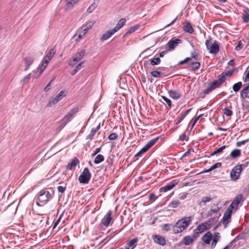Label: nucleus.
I'll return each instance as SVG.
<instances>
[{
  "label": "nucleus",
  "instance_id": "24",
  "mask_svg": "<svg viewBox=\"0 0 249 249\" xmlns=\"http://www.w3.org/2000/svg\"><path fill=\"white\" fill-rule=\"evenodd\" d=\"M222 164L221 162H216L214 164H213L212 166H211L209 169L205 170L200 172V174L208 173L213 170L215 169L220 168L221 167Z\"/></svg>",
  "mask_w": 249,
  "mask_h": 249
},
{
  "label": "nucleus",
  "instance_id": "48",
  "mask_svg": "<svg viewBox=\"0 0 249 249\" xmlns=\"http://www.w3.org/2000/svg\"><path fill=\"white\" fill-rule=\"evenodd\" d=\"M196 231V229H195L193 231V234L192 235H190L194 241L196 240L199 236V234H200L198 231Z\"/></svg>",
  "mask_w": 249,
  "mask_h": 249
},
{
  "label": "nucleus",
  "instance_id": "8",
  "mask_svg": "<svg viewBox=\"0 0 249 249\" xmlns=\"http://www.w3.org/2000/svg\"><path fill=\"white\" fill-rule=\"evenodd\" d=\"M65 96V92L63 90L61 91L52 101H50L48 103L47 107H51L56 104L60 100H61Z\"/></svg>",
  "mask_w": 249,
  "mask_h": 249
},
{
  "label": "nucleus",
  "instance_id": "25",
  "mask_svg": "<svg viewBox=\"0 0 249 249\" xmlns=\"http://www.w3.org/2000/svg\"><path fill=\"white\" fill-rule=\"evenodd\" d=\"M194 241L190 235H187L183 237L182 242L180 243V244L183 243L185 246H188Z\"/></svg>",
  "mask_w": 249,
  "mask_h": 249
},
{
  "label": "nucleus",
  "instance_id": "14",
  "mask_svg": "<svg viewBox=\"0 0 249 249\" xmlns=\"http://www.w3.org/2000/svg\"><path fill=\"white\" fill-rule=\"evenodd\" d=\"M86 53V50L84 49L81 50L79 52L75 54L74 56L73 57V61L74 62H78L85 55Z\"/></svg>",
  "mask_w": 249,
  "mask_h": 249
},
{
  "label": "nucleus",
  "instance_id": "30",
  "mask_svg": "<svg viewBox=\"0 0 249 249\" xmlns=\"http://www.w3.org/2000/svg\"><path fill=\"white\" fill-rule=\"evenodd\" d=\"M181 202L178 199L172 200L168 205V207L171 208H176L180 205Z\"/></svg>",
  "mask_w": 249,
  "mask_h": 249
},
{
  "label": "nucleus",
  "instance_id": "10",
  "mask_svg": "<svg viewBox=\"0 0 249 249\" xmlns=\"http://www.w3.org/2000/svg\"><path fill=\"white\" fill-rule=\"evenodd\" d=\"M178 182L176 180H174L170 182L166 185L161 187L160 189V193L162 192H166L172 190L177 184Z\"/></svg>",
  "mask_w": 249,
  "mask_h": 249
},
{
  "label": "nucleus",
  "instance_id": "5",
  "mask_svg": "<svg viewBox=\"0 0 249 249\" xmlns=\"http://www.w3.org/2000/svg\"><path fill=\"white\" fill-rule=\"evenodd\" d=\"M242 170V167L241 164H238L234 166L230 173L231 179L234 181L238 179L239 178Z\"/></svg>",
  "mask_w": 249,
  "mask_h": 249
},
{
  "label": "nucleus",
  "instance_id": "53",
  "mask_svg": "<svg viewBox=\"0 0 249 249\" xmlns=\"http://www.w3.org/2000/svg\"><path fill=\"white\" fill-rule=\"evenodd\" d=\"M118 137V136L116 133H113L109 135V136L108 137V139L109 140H115L117 139Z\"/></svg>",
  "mask_w": 249,
  "mask_h": 249
},
{
  "label": "nucleus",
  "instance_id": "21",
  "mask_svg": "<svg viewBox=\"0 0 249 249\" xmlns=\"http://www.w3.org/2000/svg\"><path fill=\"white\" fill-rule=\"evenodd\" d=\"M220 235L219 232H215L214 233L213 238V239L212 244L211 245V249H213L215 248L217 243L220 240Z\"/></svg>",
  "mask_w": 249,
  "mask_h": 249
},
{
  "label": "nucleus",
  "instance_id": "47",
  "mask_svg": "<svg viewBox=\"0 0 249 249\" xmlns=\"http://www.w3.org/2000/svg\"><path fill=\"white\" fill-rule=\"evenodd\" d=\"M97 132L95 131V130L92 128L89 133V135H88L87 137H86V140H91L93 138V136L95 135V134H96Z\"/></svg>",
  "mask_w": 249,
  "mask_h": 249
},
{
  "label": "nucleus",
  "instance_id": "18",
  "mask_svg": "<svg viewBox=\"0 0 249 249\" xmlns=\"http://www.w3.org/2000/svg\"><path fill=\"white\" fill-rule=\"evenodd\" d=\"M79 163V160L76 158L74 157L71 162L69 163L67 166V169L68 170H71L74 168L78 163Z\"/></svg>",
  "mask_w": 249,
  "mask_h": 249
},
{
  "label": "nucleus",
  "instance_id": "27",
  "mask_svg": "<svg viewBox=\"0 0 249 249\" xmlns=\"http://www.w3.org/2000/svg\"><path fill=\"white\" fill-rule=\"evenodd\" d=\"M243 198V196L241 194H239L235 197L231 204L236 206L237 208L238 207L239 203H240L242 199Z\"/></svg>",
  "mask_w": 249,
  "mask_h": 249
},
{
  "label": "nucleus",
  "instance_id": "29",
  "mask_svg": "<svg viewBox=\"0 0 249 249\" xmlns=\"http://www.w3.org/2000/svg\"><path fill=\"white\" fill-rule=\"evenodd\" d=\"M55 53V49L52 48L50 50V52L47 53V54L46 55V56H45V57L44 58L46 59L48 61H49L52 58V57H53V56L54 55Z\"/></svg>",
  "mask_w": 249,
  "mask_h": 249
},
{
  "label": "nucleus",
  "instance_id": "58",
  "mask_svg": "<svg viewBox=\"0 0 249 249\" xmlns=\"http://www.w3.org/2000/svg\"><path fill=\"white\" fill-rule=\"evenodd\" d=\"M243 47V44L241 41H239L237 45L235 47V50L238 51L241 50Z\"/></svg>",
  "mask_w": 249,
  "mask_h": 249
},
{
  "label": "nucleus",
  "instance_id": "23",
  "mask_svg": "<svg viewBox=\"0 0 249 249\" xmlns=\"http://www.w3.org/2000/svg\"><path fill=\"white\" fill-rule=\"evenodd\" d=\"M249 93V89L247 86H246L240 92V97L243 100H245L246 98H249V95H248Z\"/></svg>",
  "mask_w": 249,
  "mask_h": 249
},
{
  "label": "nucleus",
  "instance_id": "63",
  "mask_svg": "<svg viewBox=\"0 0 249 249\" xmlns=\"http://www.w3.org/2000/svg\"><path fill=\"white\" fill-rule=\"evenodd\" d=\"M212 40V37L211 36H209V39H207V40H206L205 45H206L207 49L209 48L211 46L210 44V42Z\"/></svg>",
  "mask_w": 249,
  "mask_h": 249
},
{
  "label": "nucleus",
  "instance_id": "41",
  "mask_svg": "<svg viewBox=\"0 0 249 249\" xmlns=\"http://www.w3.org/2000/svg\"><path fill=\"white\" fill-rule=\"evenodd\" d=\"M192 71H195L199 69L200 63L199 62H193L191 64Z\"/></svg>",
  "mask_w": 249,
  "mask_h": 249
},
{
  "label": "nucleus",
  "instance_id": "51",
  "mask_svg": "<svg viewBox=\"0 0 249 249\" xmlns=\"http://www.w3.org/2000/svg\"><path fill=\"white\" fill-rule=\"evenodd\" d=\"M151 74L153 77L158 78L160 77L161 72L157 70H154L151 72Z\"/></svg>",
  "mask_w": 249,
  "mask_h": 249
},
{
  "label": "nucleus",
  "instance_id": "60",
  "mask_svg": "<svg viewBox=\"0 0 249 249\" xmlns=\"http://www.w3.org/2000/svg\"><path fill=\"white\" fill-rule=\"evenodd\" d=\"M187 196V193H183L181 194H180L178 196V198L181 200L185 199Z\"/></svg>",
  "mask_w": 249,
  "mask_h": 249
},
{
  "label": "nucleus",
  "instance_id": "31",
  "mask_svg": "<svg viewBox=\"0 0 249 249\" xmlns=\"http://www.w3.org/2000/svg\"><path fill=\"white\" fill-rule=\"evenodd\" d=\"M126 20L124 18H122L119 20L114 28L117 31H119L125 24Z\"/></svg>",
  "mask_w": 249,
  "mask_h": 249
},
{
  "label": "nucleus",
  "instance_id": "32",
  "mask_svg": "<svg viewBox=\"0 0 249 249\" xmlns=\"http://www.w3.org/2000/svg\"><path fill=\"white\" fill-rule=\"evenodd\" d=\"M140 27V25L138 24L135 25L129 28V29L126 32V33L124 35V37L125 36L129 34L134 32L135 31L138 30Z\"/></svg>",
  "mask_w": 249,
  "mask_h": 249
},
{
  "label": "nucleus",
  "instance_id": "42",
  "mask_svg": "<svg viewBox=\"0 0 249 249\" xmlns=\"http://www.w3.org/2000/svg\"><path fill=\"white\" fill-rule=\"evenodd\" d=\"M196 229L197 230L196 231H198L200 233H201L207 230L206 227L202 223L199 224Z\"/></svg>",
  "mask_w": 249,
  "mask_h": 249
},
{
  "label": "nucleus",
  "instance_id": "15",
  "mask_svg": "<svg viewBox=\"0 0 249 249\" xmlns=\"http://www.w3.org/2000/svg\"><path fill=\"white\" fill-rule=\"evenodd\" d=\"M183 31L189 34H192L194 32V30L188 21H185L184 25L182 27Z\"/></svg>",
  "mask_w": 249,
  "mask_h": 249
},
{
  "label": "nucleus",
  "instance_id": "19",
  "mask_svg": "<svg viewBox=\"0 0 249 249\" xmlns=\"http://www.w3.org/2000/svg\"><path fill=\"white\" fill-rule=\"evenodd\" d=\"M138 241V238L132 239L126 244L128 247L126 248L125 249H134L136 247Z\"/></svg>",
  "mask_w": 249,
  "mask_h": 249
},
{
  "label": "nucleus",
  "instance_id": "56",
  "mask_svg": "<svg viewBox=\"0 0 249 249\" xmlns=\"http://www.w3.org/2000/svg\"><path fill=\"white\" fill-rule=\"evenodd\" d=\"M172 225L169 224H165L163 225L162 229L163 230L168 231L170 230L171 227H172Z\"/></svg>",
  "mask_w": 249,
  "mask_h": 249
},
{
  "label": "nucleus",
  "instance_id": "46",
  "mask_svg": "<svg viewBox=\"0 0 249 249\" xmlns=\"http://www.w3.org/2000/svg\"><path fill=\"white\" fill-rule=\"evenodd\" d=\"M244 13L243 16V20L245 23L248 22L249 21V14L246 10H244Z\"/></svg>",
  "mask_w": 249,
  "mask_h": 249
},
{
  "label": "nucleus",
  "instance_id": "52",
  "mask_svg": "<svg viewBox=\"0 0 249 249\" xmlns=\"http://www.w3.org/2000/svg\"><path fill=\"white\" fill-rule=\"evenodd\" d=\"M161 97L162 98V99L167 103L168 106L170 107H171V106H172V102H171V100H170L169 99L167 98V97H166L164 96H161Z\"/></svg>",
  "mask_w": 249,
  "mask_h": 249
},
{
  "label": "nucleus",
  "instance_id": "49",
  "mask_svg": "<svg viewBox=\"0 0 249 249\" xmlns=\"http://www.w3.org/2000/svg\"><path fill=\"white\" fill-rule=\"evenodd\" d=\"M212 199V198L210 196H203L201 199V201L200 202V204L201 203H206L207 202H209L211 201Z\"/></svg>",
  "mask_w": 249,
  "mask_h": 249
},
{
  "label": "nucleus",
  "instance_id": "6",
  "mask_svg": "<svg viewBox=\"0 0 249 249\" xmlns=\"http://www.w3.org/2000/svg\"><path fill=\"white\" fill-rule=\"evenodd\" d=\"M182 43V40L179 39H171L165 45L166 50L170 51L175 49V48L179 44Z\"/></svg>",
  "mask_w": 249,
  "mask_h": 249
},
{
  "label": "nucleus",
  "instance_id": "38",
  "mask_svg": "<svg viewBox=\"0 0 249 249\" xmlns=\"http://www.w3.org/2000/svg\"><path fill=\"white\" fill-rule=\"evenodd\" d=\"M242 86V83L241 82H238L234 84L232 86L233 90L237 92H238Z\"/></svg>",
  "mask_w": 249,
  "mask_h": 249
},
{
  "label": "nucleus",
  "instance_id": "62",
  "mask_svg": "<svg viewBox=\"0 0 249 249\" xmlns=\"http://www.w3.org/2000/svg\"><path fill=\"white\" fill-rule=\"evenodd\" d=\"M52 80L50 81L48 84L44 88V91L45 92H48L51 88V84H52Z\"/></svg>",
  "mask_w": 249,
  "mask_h": 249
},
{
  "label": "nucleus",
  "instance_id": "7",
  "mask_svg": "<svg viewBox=\"0 0 249 249\" xmlns=\"http://www.w3.org/2000/svg\"><path fill=\"white\" fill-rule=\"evenodd\" d=\"M224 83L223 80L218 76V79L214 80L213 82L210 83L207 88L211 92L215 89L220 87V86Z\"/></svg>",
  "mask_w": 249,
  "mask_h": 249
},
{
  "label": "nucleus",
  "instance_id": "50",
  "mask_svg": "<svg viewBox=\"0 0 249 249\" xmlns=\"http://www.w3.org/2000/svg\"><path fill=\"white\" fill-rule=\"evenodd\" d=\"M223 113L227 116H231L232 115L233 112L229 108H225L223 109Z\"/></svg>",
  "mask_w": 249,
  "mask_h": 249
},
{
  "label": "nucleus",
  "instance_id": "59",
  "mask_svg": "<svg viewBox=\"0 0 249 249\" xmlns=\"http://www.w3.org/2000/svg\"><path fill=\"white\" fill-rule=\"evenodd\" d=\"M117 32V31L116 30V29L114 28H113L111 30H108L107 32L109 36L111 37V36L113 35Z\"/></svg>",
  "mask_w": 249,
  "mask_h": 249
},
{
  "label": "nucleus",
  "instance_id": "45",
  "mask_svg": "<svg viewBox=\"0 0 249 249\" xmlns=\"http://www.w3.org/2000/svg\"><path fill=\"white\" fill-rule=\"evenodd\" d=\"M226 145H224L220 147V148H218L217 150H215L213 153H212L210 155L211 156H213L218 153L221 152L224 149L226 148Z\"/></svg>",
  "mask_w": 249,
  "mask_h": 249
},
{
  "label": "nucleus",
  "instance_id": "39",
  "mask_svg": "<svg viewBox=\"0 0 249 249\" xmlns=\"http://www.w3.org/2000/svg\"><path fill=\"white\" fill-rule=\"evenodd\" d=\"M161 60L160 57L153 58L150 60V64L152 66H155L160 63Z\"/></svg>",
  "mask_w": 249,
  "mask_h": 249
},
{
  "label": "nucleus",
  "instance_id": "20",
  "mask_svg": "<svg viewBox=\"0 0 249 249\" xmlns=\"http://www.w3.org/2000/svg\"><path fill=\"white\" fill-rule=\"evenodd\" d=\"M168 92L170 97L174 99H178L181 96V94L175 90H170Z\"/></svg>",
  "mask_w": 249,
  "mask_h": 249
},
{
  "label": "nucleus",
  "instance_id": "22",
  "mask_svg": "<svg viewBox=\"0 0 249 249\" xmlns=\"http://www.w3.org/2000/svg\"><path fill=\"white\" fill-rule=\"evenodd\" d=\"M25 63V71H27L30 66L33 63L34 59L32 57H27L24 59Z\"/></svg>",
  "mask_w": 249,
  "mask_h": 249
},
{
  "label": "nucleus",
  "instance_id": "61",
  "mask_svg": "<svg viewBox=\"0 0 249 249\" xmlns=\"http://www.w3.org/2000/svg\"><path fill=\"white\" fill-rule=\"evenodd\" d=\"M191 58H193L196 60H197L198 59V54L196 52V51L192 52L191 53Z\"/></svg>",
  "mask_w": 249,
  "mask_h": 249
},
{
  "label": "nucleus",
  "instance_id": "54",
  "mask_svg": "<svg viewBox=\"0 0 249 249\" xmlns=\"http://www.w3.org/2000/svg\"><path fill=\"white\" fill-rule=\"evenodd\" d=\"M110 37L109 36L108 34H107V33L106 32L105 33H104L101 38V40L103 42L107 39H108L109 38H110Z\"/></svg>",
  "mask_w": 249,
  "mask_h": 249
},
{
  "label": "nucleus",
  "instance_id": "2",
  "mask_svg": "<svg viewBox=\"0 0 249 249\" xmlns=\"http://www.w3.org/2000/svg\"><path fill=\"white\" fill-rule=\"evenodd\" d=\"M54 196V191L52 188L41 190L37 194V200L40 202L46 203Z\"/></svg>",
  "mask_w": 249,
  "mask_h": 249
},
{
  "label": "nucleus",
  "instance_id": "1",
  "mask_svg": "<svg viewBox=\"0 0 249 249\" xmlns=\"http://www.w3.org/2000/svg\"><path fill=\"white\" fill-rule=\"evenodd\" d=\"M192 220V216L184 217L178 220L173 226L174 232L177 234L182 232L189 225Z\"/></svg>",
  "mask_w": 249,
  "mask_h": 249
},
{
  "label": "nucleus",
  "instance_id": "36",
  "mask_svg": "<svg viewBox=\"0 0 249 249\" xmlns=\"http://www.w3.org/2000/svg\"><path fill=\"white\" fill-rule=\"evenodd\" d=\"M241 150L238 149L233 150L231 153V156L233 158H236L241 155Z\"/></svg>",
  "mask_w": 249,
  "mask_h": 249
},
{
  "label": "nucleus",
  "instance_id": "9",
  "mask_svg": "<svg viewBox=\"0 0 249 249\" xmlns=\"http://www.w3.org/2000/svg\"><path fill=\"white\" fill-rule=\"evenodd\" d=\"M112 211L111 210H109L106 214L104 216V217L101 220V224L105 226L106 227H107L112 219L111 215H112Z\"/></svg>",
  "mask_w": 249,
  "mask_h": 249
},
{
  "label": "nucleus",
  "instance_id": "40",
  "mask_svg": "<svg viewBox=\"0 0 249 249\" xmlns=\"http://www.w3.org/2000/svg\"><path fill=\"white\" fill-rule=\"evenodd\" d=\"M65 9L68 10L73 7L74 5L76 3V1H66Z\"/></svg>",
  "mask_w": 249,
  "mask_h": 249
},
{
  "label": "nucleus",
  "instance_id": "33",
  "mask_svg": "<svg viewBox=\"0 0 249 249\" xmlns=\"http://www.w3.org/2000/svg\"><path fill=\"white\" fill-rule=\"evenodd\" d=\"M231 215L226 213H224L223 218L222 219L223 224L224 225H226L228 224H229V223L230 222L229 220L231 218Z\"/></svg>",
  "mask_w": 249,
  "mask_h": 249
},
{
  "label": "nucleus",
  "instance_id": "3",
  "mask_svg": "<svg viewBox=\"0 0 249 249\" xmlns=\"http://www.w3.org/2000/svg\"><path fill=\"white\" fill-rule=\"evenodd\" d=\"M91 178V174L88 167L84 169L83 172L78 178L80 183L88 184Z\"/></svg>",
  "mask_w": 249,
  "mask_h": 249
},
{
  "label": "nucleus",
  "instance_id": "26",
  "mask_svg": "<svg viewBox=\"0 0 249 249\" xmlns=\"http://www.w3.org/2000/svg\"><path fill=\"white\" fill-rule=\"evenodd\" d=\"M159 137H157L150 140L147 144L144 146L148 150L156 142L159 140Z\"/></svg>",
  "mask_w": 249,
  "mask_h": 249
},
{
  "label": "nucleus",
  "instance_id": "37",
  "mask_svg": "<svg viewBox=\"0 0 249 249\" xmlns=\"http://www.w3.org/2000/svg\"><path fill=\"white\" fill-rule=\"evenodd\" d=\"M105 160V158L102 155H98L95 158L94 160V162L95 164H99L102 161H103Z\"/></svg>",
  "mask_w": 249,
  "mask_h": 249
},
{
  "label": "nucleus",
  "instance_id": "57",
  "mask_svg": "<svg viewBox=\"0 0 249 249\" xmlns=\"http://www.w3.org/2000/svg\"><path fill=\"white\" fill-rule=\"evenodd\" d=\"M249 142V138L248 139H246L245 140L241 141V142H238L236 143V146L238 147L241 146L242 145H244Z\"/></svg>",
  "mask_w": 249,
  "mask_h": 249
},
{
  "label": "nucleus",
  "instance_id": "11",
  "mask_svg": "<svg viewBox=\"0 0 249 249\" xmlns=\"http://www.w3.org/2000/svg\"><path fill=\"white\" fill-rule=\"evenodd\" d=\"M153 239L156 243L162 246H163L166 244L165 238L160 235H153Z\"/></svg>",
  "mask_w": 249,
  "mask_h": 249
},
{
  "label": "nucleus",
  "instance_id": "64",
  "mask_svg": "<svg viewBox=\"0 0 249 249\" xmlns=\"http://www.w3.org/2000/svg\"><path fill=\"white\" fill-rule=\"evenodd\" d=\"M57 190L59 193H63L66 190V187L62 186H59L57 187Z\"/></svg>",
  "mask_w": 249,
  "mask_h": 249
},
{
  "label": "nucleus",
  "instance_id": "12",
  "mask_svg": "<svg viewBox=\"0 0 249 249\" xmlns=\"http://www.w3.org/2000/svg\"><path fill=\"white\" fill-rule=\"evenodd\" d=\"M207 50H209L210 53L217 54L219 51V46L218 42L214 41V43Z\"/></svg>",
  "mask_w": 249,
  "mask_h": 249
},
{
  "label": "nucleus",
  "instance_id": "34",
  "mask_svg": "<svg viewBox=\"0 0 249 249\" xmlns=\"http://www.w3.org/2000/svg\"><path fill=\"white\" fill-rule=\"evenodd\" d=\"M98 4V1H94L93 3L91 4L87 9V12L88 13H91L97 6Z\"/></svg>",
  "mask_w": 249,
  "mask_h": 249
},
{
  "label": "nucleus",
  "instance_id": "43",
  "mask_svg": "<svg viewBox=\"0 0 249 249\" xmlns=\"http://www.w3.org/2000/svg\"><path fill=\"white\" fill-rule=\"evenodd\" d=\"M147 151H148L147 149L143 146L137 154H136L134 156L135 158L141 157L142 155L145 153Z\"/></svg>",
  "mask_w": 249,
  "mask_h": 249
},
{
  "label": "nucleus",
  "instance_id": "55",
  "mask_svg": "<svg viewBox=\"0 0 249 249\" xmlns=\"http://www.w3.org/2000/svg\"><path fill=\"white\" fill-rule=\"evenodd\" d=\"M143 66L144 68L147 70L151 68V64H150V62L148 61H144L143 63Z\"/></svg>",
  "mask_w": 249,
  "mask_h": 249
},
{
  "label": "nucleus",
  "instance_id": "35",
  "mask_svg": "<svg viewBox=\"0 0 249 249\" xmlns=\"http://www.w3.org/2000/svg\"><path fill=\"white\" fill-rule=\"evenodd\" d=\"M84 61L80 62L76 66V67L71 71V75H75L77 72V71L81 69L82 66L84 64Z\"/></svg>",
  "mask_w": 249,
  "mask_h": 249
},
{
  "label": "nucleus",
  "instance_id": "28",
  "mask_svg": "<svg viewBox=\"0 0 249 249\" xmlns=\"http://www.w3.org/2000/svg\"><path fill=\"white\" fill-rule=\"evenodd\" d=\"M93 25V22L91 21L87 23V24L83 25L81 27V29L84 31L83 35H85L89 29Z\"/></svg>",
  "mask_w": 249,
  "mask_h": 249
},
{
  "label": "nucleus",
  "instance_id": "13",
  "mask_svg": "<svg viewBox=\"0 0 249 249\" xmlns=\"http://www.w3.org/2000/svg\"><path fill=\"white\" fill-rule=\"evenodd\" d=\"M234 71V69L229 70V71L225 70L219 76L223 80V81L225 82L227 79V77H231L232 75V74L233 73Z\"/></svg>",
  "mask_w": 249,
  "mask_h": 249
},
{
  "label": "nucleus",
  "instance_id": "4",
  "mask_svg": "<svg viewBox=\"0 0 249 249\" xmlns=\"http://www.w3.org/2000/svg\"><path fill=\"white\" fill-rule=\"evenodd\" d=\"M78 108H74L71 109L61 120V124L58 127L59 129L63 128L66 124L70 122L72 116L78 111Z\"/></svg>",
  "mask_w": 249,
  "mask_h": 249
},
{
  "label": "nucleus",
  "instance_id": "44",
  "mask_svg": "<svg viewBox=\"0 0 249 249\" xmlns=\"http://www.w3.org/2000/svg\"><path fill=\"white\" fill-rule=\"evenodd\" d=\"M211 92L209 91L208 89L207 88V89H204L201 92H200L198 94L199 97L201 98H204L205 97L206 95L209 94Z\"/></svg>",
  "mask_w": 249,
  "mask_h": 249
},
{
  "label": "nucleus",
  "instance_id": "17",
  "mask_svg": "<svg viewBox=\"0 0 249 249\" xmlns=\"http://www.w3.org/2000/svg\"><path fill=\"white\" fill-rule=\"evenodd\" d=\"M212 239V234L210 231H207L201 238V240L206 244H209Z\"/></svg>",
  "mask_w": 249,
  "mask_h": 249
},
{
  "label": "nucleus",
  "instance_id": "16",
  "mask_svg": "<svg viewBox=\"0 0 249 249\" xmlns=\"http://www.w3.org/2000/svg\"><path fill=\"white\" fill-rule=\"evenodd\" d=\"M49 61L45 59H43L42 64L39 65L37 68L36 71L39 73V74H41L43 71L45 70L47 67Z\"/></svg>",
  "mask_w": 249,
  "mask_h": 249
}]
</instances>
